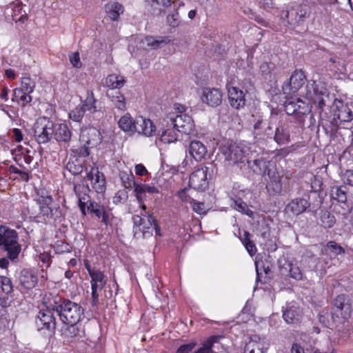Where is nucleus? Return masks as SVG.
<instances>
[{"label":"nucleus","mask_w":353,"mask_h":353,"mask_svg":"<svg viewBox=\"0 0 353 353\" xmlns=\"http://www.w3.org/2000/svg\"><path fill=\"white\" fill-rule=\"evenodd\" d=\"M43 303L48 308L57 312L60 320L65 324H77L84 314V310L79 304L63 299L57 294H46Z\"/></svg>","instance_id":"nucleus-1"},{"label":"nucleus","mask_w":353,"mask_h":353,"mask_svg":"<svg viewBox=\"0 0 353 353\" xmlns=\"http://www.w3.org/2000/svg\"><path fill=\"white\" fill-rule=\"evenodd\" d=\"M36 201L39 208L36 216L37 219H41L43 222L48 223L61 221L63 217L62 210L59 205L53 203L51 195L39 194Z\"/></svg>","instance_id":"nucleus-2"},{"label":"nucleus","mask_w":353,"mask_h":353,"mask_svg":"<svg viewBox=\"0 0 353 353\" xmlns=\"http://www.w3.org/2000/svg\"><path fill=\"white\" fill-rule=\"evenodd\" d=\"M18 235L14 230L10 229L6 226L0 227V245L8 252V257L11 260L17 258L21 246L17 242Z\"/></svg>","instance_id":"nucleus-3"},{"label":"nucleus","mask_w":353,"mask_h":353,"mask_svg":"<svg viewBox=\"0 0 353 353\" xmlns=\"http://www.w3.org/2000/svg\"><path fill=\"white\" fill-rule=\"evenodd\" d=\"M156 220L148 212L133 216L134 232L137 238H148L152 236L153 225Z\"/></svg>","instance_id":"nucleus-4"},{"label":"nucleus","mask_w":353,"mask_h":353,"mask_svg":"<svg viewBox=\"0 0 353 353\" xmlns=\"http://www.w3.org/2000/svg\"><path fill=\"white\" fill-rule=\"evenodd\" d=\"M164 123L172 126L177 132L189 134L193 132L194 124L192 118L186 114L175 115L171 113L167 115L162 121V125Z\"/></svg>","instance_id":"nucleus-5"},{"label":"nucleus","mask_w":353,"mask_h":353,"mask_svg":"<svg viewBox=\"0 0 353 353\" xmlns=\"http://www.w3.org/2000/svg\"><path fill=\"white\" fill-rule=\"evenodd\" d=\"M54 123L46 117L39 118L34 125V136L39 144L48 143L53 137Z\"/></svg>","instance_id":"nucleus-6"},{"label":"nucleus","mask_w":353,"mask_h":353,"mask_svg":"<svg viewBox=\"0 0 353 353\" xmlns=\"http://www.w3.org/2000/svg\"><path fill=\"white\" fill-rule=\"evenodd\" d=\"M248 148L242 144H233L222 150L225 161L230 164L242 163L248 154Z\"/></svg>","instance_id":"nucleus-7"},{"label":"nucleus","mask_w":353,"mask_h":353,"mask_svg":"<svg viewBox=\"0 0 353 353\" xmlns=\"http://www.w3.org/2000/svg\"><path fill=\"white\" fill-rule=\"evenodd\" d=\"M36 86L34 79L30 77H23L21 79V87L14 90V97L18 98L24 106L32 100L30 94Z\"/></svg>","instance_id":"nucleus-8"},{"label":"nucleus","mask_w":353,"mask_h":353,"mask_svg":"<svg viewBox=\"0 0 353 353\" xmlns=\"http://www.w3.org/2000/svg\"><path fill=\"white\" fill-rule=\"evenodd\" d=\"M88 212L94 215L98 219L105 225H112L114 218L112 213L104 205L97 203L94 201H90L88 205Z\"/></svg>","instance_id":"nucleus-9"},{"label":"nucleus","mask_w":353,"mask_h":353,"mask_svg":"<svg viewBox=\"0 0 353 353\" xmlns=\"http://www.w3.org/2000/svg\"><path fill=\"white\" fill-rule=\"evenodd\" d=\"M310 14V8L307 5H298L288 10L286 17L289 23L296 27L302 24L309 17Z\"/></svg>","instance_id":"nucleus-10"},{"label":"nucleus","mask_w":353,"mask_h":353,"mask_svg":"<svg viewBox=\"0 0 353 353\" xmlns=\"http://www.w3.org/2000/svg\"><path fill=\"white\" fill-rule=\"evenodd\" d=\"M208 170L209 168L205 166L194 171L190 176V187L199 191L205 190L208 186L207 177Z\"/></svg>","instance_id":"nucleus-11"},{"label":"nucleus","mask_w":353,"mask_h":353,"mask_svg":"<svg viewBox=\"0 0 353 353\" xmlns=\"http://www.w3.org/2000/svg\"><path fill=\"white\" fill-rule=\"evenodd\" d=\"M305 76L302 70H296L293 72L289 81L282 87L283 92L286 95L296 93L305 83Z\"/></svg>","instance_id":"nucleus-12"},{"label":"nucleus","mask_w":353,"mask_h":353,"mask_svg":"<svg viewBox=\"0 0 353 353\" xmlns=\"http://www.w3.org/2000/svg\"><path fill=\"white\" fill-rule=\"evenodd\" d=\"M46 307V310L39 312L36 318V325L38 330H47L53 332L56 327L55 318L52 312L53 310Z\"/></svg>","instance_id":"nucleus-13"},{"label":"nucleus","mask_w":353,"mask_h":353,"mask_svg":"<svg viewBox=\"0 0 353 353\" xmlns=\"http://www.w3.org/2000/svg\"><path fill=\"white\" fill-rule=\"evenodd\" d=\"M248 167L256 174L263 176L270 174V172L275 168L274 163L260 157L254 159H248Z\"/></svg>","instance_id":"nucleus-14"},{"label":"nucleus","mask_w":353,"mask_h":353,"mask_svg":"<svg viewBox=\"0 0 353 353\" xmlns=\"http://www.w3.org/2000/svg\"><path fill=\"white\" fill-rule=\"evenodd\" d=\"M334 310L337 316L345 320L351 316L352 311L350 299L345 294H340L334 300Z\"/></svg>","instance_id":"nucleus-15"},{"label":"nucleus","mask_w":353,"mask_h":353,"mask_svg":"<svg viewBox=\"0 0 353 353\" xmlns=\"http://www.w3.org/2000/svg\"><path fill=\"white\" fill-rule=\"evenodd\" d=\"M53 138L59 145L68 147L72 139V134L66 123H57L54 125Z\"/></svg>","instance_id":"nucleus-16"},{"label":"nucleus","mask_w":353,"mask_h":353,"mask_svg":"<svg viewBox=\"0 0 353 353\" xmlns=\"http://www.w3.org/2000/svg\"><path fill=\"white\" fill-rule=\"evenodd\" d=\"M134 129V132L148 137L154 136L157 132L156 125L152 121L143 117L135 118Z\"/></svg>","instance_id":"nucleus-17"},{"label":"nucleus","mask_w":353,"mask_h":353,"mask_svg":"<svg viewBox=\"0 0 353 353\" xmlns=\"http://www.w3.org/2000/svg\"><path fill=\"white\" fill-rule=\"evenodd\" d=\"M87 177L91 181L92 187L97 193L105 192V179L103 172H99L97 168H92L87 174Z\"/></svg>","instance_id":"nucleus-18"},{"label":"nucleus","mask_w":353,"mask_h":353,"mask_svg":"<svg viewBox=\"0 0 353 353\" xmlns=\"http://www.w3.org/2000/svg\"><path fill=\"white\" fill-rule=\"evenodd\" d=\"M352 119V111L347 105L340 103L339 105L336 106V110L334 112L333 119L328 121V125L330 128L332 125H336V121L339 120L340 122H347Z\"/></svg>","instance_id":"nucleus-19"},{"label":"nucleus","mask_w":353,"mask_h":353,"mask_svg":"<svg viewBox=\"0 0 353 353\" xmlns=\"http://www.w3.org/2000/svg\"><path fill=\"white\" fill-rule=\"evenodd\" d=\"M309 200L304 198H296L292 199L285 207L286 213H291L293 215H299L303 213L309 207Z\"/></svg>","instance_id":"nucleus-20"},{"label":"nucleus","mask_w":353,"mask_h":353,"mask_svg":"<svg viewBox=\"0 0 353 353\" xmlns=\"http://www.w3.org/2000/svg\"><path fill=\"white\" fill-rule=\"evenodd\" d=\"M201 100L208 105L217 106L221 103L222 93L217 88H205L203 90Z\"/></svg>","instance_id":"nucleus-21"},{"label":"nucleus","mask_w":353,"mask_h":353,"mask_svg":"<svg viewBox=\"0 0 353 353\" xmlns=\"http://www.w3.org/2000/svg\"><path fill=\"white\" fill-rule=\"evenodd\" d=\"M265 348L264 339L257 334H253L245 342L244 353H263Z\"/></svg>","instance_id":"nucleus-22"},{"label":"nucleus","mask_w":353,"mask_h":353,"mask_svg":"<svg viewBox=\"0 0 353 353\" xmlns=\"http://www.w3.org/2000/svg\"><path fill=\"white\" fill-rule=\"evenodd\" d=\"M228 99L230 105L236 110H239L245 105V94L236 87H231L228 89Z\"/></svg>","instance_id":"nucleus-23"},{"label":"nucleus","mask_w":353,"mask_h":353,"mask_svg":"<svg viewBox=\"0 0 353 353\" xmlns=\"http://www.w3.org/2000/svg\"><path fill=\"white\" fill-rule=\"evenodd\" d=\"M163 128L158 131L160 141L163 143H171L177 140L176 130L170 126V123H164Z\"/></svg>","instance_id":"nucleus-24"},{"label":"nucleus","mask_w":353,"mask_h":353,"mask_svg":"<svg viewBox=\"0 0 353 353\" xmlns=\"http://www.w3.org/2000/svg\"><path fill=\"white\" fill-rule=\"evenodd\" d=\"M171 39L169 37H159L154 38L152 36H147L141 40L143 48H150V49H158L163 46L170 43Z\"/></svg>","instance_id":"nucleus-25"},{"label":"nucleus","mask_w":353,"mask_h":353,"mask_svg":"<svg viewBox=\"0 0 353 353\" xmlns=\"http://www.w3.org/2000/svg\"><path fill=\"white\" fill-rule=\"evenodd\" d=\"M189 154L196 161L204 159L207 154V148L200 141H192L189 145Z\"/></svg>","instance_id":"nucleus-26"},{"label":"nucleus","mask_w":353,"mask_h":353,"mask_svg":"<svg viewBox=\"0 0 353 353\" xmlns=\"http://www.w3.org/2000/svg\"><path fill=\"white\" fill-rule=\"evenodd\" d=\"M267 176L270 179V181L267 185L268 190L272 191L274 194H280L283 190L281 177L275 168Z\"/></svg>","instance_id":"nucleus-27"},{"label":"nucleus","mask_w":353,"mask_h":353,"mask_svg":"<svg viewBox=\"0 0 353 353\" xmlns=\"http://www.w3.org/2000/svg\"><path fill=\"white\" fill-rule=\"evenodd\" d=\"M19 281L25 288L31 289L37 285L38 277L32 270L24 269L21 272Z\"/></svg>","instance_id":"nucleus-28"},{"label":"nucleus","mask_w":353,"mask_h":353,"mask_svg":"<svg viewBox=\"0 0 353 353\" xmlns=\"http://www.w3.org/2000/svg\"><path fill=\"white\" fill-rule=\"evenodd\" d=\"M301 316V310L294 305L288 307L283 313V319L287 323H297L300 321Z\"/></svg>","instance_id":"nucleus-29"},{"label":"nucleus","mask_w":353,"mask_h":353,"mask_svg":"<svg viewBox=\"0 0 353 353\" xmlns=\"http://www.w3.org/2000/svg\"><path fill=\"white\" fill-rule=\"evenodd\" d=\"M100 132L99 131L95 128H85V130L81 131V137L84 139L85 137L87 138L85 141L88 145H94L97 144L98 142H100L101 137H100Z\"/></svg>","instance_id":"nucleus-30"},{"label":"nucleus","mask_w":353,"mask_h":353,"mask_svg":"<svg viewBox=\"0 0 353 353\" xmlns=\"http://www.w3.org/2000/svg\"><path fill=\"white\" fill-rule=\"evenodd\" d=\"M23 3L17 0L16 1L10 4L13 12L12 14V20L15 21L24 22L28 19V15L25 11L22 10Z\"/></svg>","instance_id":"nucleus-31"},{"label":"nucleus","mask_w":353,"mask_h":353,"mask_svg":"<svg viewBox=\"0 0 353 353\" xmlns=\"http://www.w3.org/2000/svg\"><path fill=\"white\" fill-rule=\"evenodd\" d=\"M150 3L155 15L161 14L165 12V10L169 8L172 3L173 0H150Z\"/></svg>","instance_id":"nucleus-32"},{"label":"nucleus","mask_w":353,"mask_h":353,"mask_svg":"<svg viewBox=\"0 0 353 353\" xmlns=\"http://www.w3.org/2000/svg\"><path fill=\"white\" fill-rule=\"evenodd\" d=\"M97 100L94 97V93L92 91L87 92V97L83 101L81 107L85 110V112L88 111L91 114H94L98 111H99V108L97 105Z\"/></svg>","instance_id":"nucleus-33"},{"label":"nucleus","mask_w":353,"mask_h":353,"mask_svg":"<svg viewBox=\"0 0 353 353\" xmlns=\"http://www.w3.org/2000/svg\"><path fill=\"white\" fill-rule=\"evenodd\" d=\"M274 139L280 145L287 144L290 140V134L284 126L280 125L276 128Z\"/></svg>","instance_id":"nucleus-34"},{"label":"nucleus","mask_w":353,"mask_h":353,"mask_svg":"<svg viewBox=\"0 0 353 353\" xmlns=\"http://www.w3.org/2000/svg\"><path fill=\"white\" fill-rule=\"evenodd\" d=\"M347 192L346 186H334L331 188L330 196L338 202L345 203L347 200Z\"/></svg>","instance_id":"nucleus-35"},{"label":"nucleus","mask_w":353,"mask_h":353,"mask_svg":"<svg viewBox=\"0 0 353 353\" xmlns=\"http://www.w3.org/2000/svg\"><path fill=\"white\" fill-rule=\"evenodd\" d=\"M125 83L123 77L119 74H110L105 79V85L110 89H119Z\"/></svg>","instance_id":"nucleus-36"},{"label":"nucleus","mask_w":353,"mask_h":353,"mask_svg":"<svg viewBox=\"0 0 353 353\" xmlns=\"http://www.w3.org/2000/svg\"><path fill=\"white\" fill-rule=\"evenodd\" d=\"M345 252L344 249L335 241H328L323 250V253L325 254H330L331 256L336 257V256L343 254Z\"/></svg>","instance_id":"nucleus-37"},{"label":"nucleus","mask_w":353,"mask_h":353,"mask_svg":"<svg viewBox=\"0 0 353 353\" xmlns=\"http://www.w3.org/2000/svg\"><path fill=\"white\" fill-rule=\"evenodd\" d=\"M119 128L124 132H134V126L135 119L133 120L129 114H126L121 117L119 121Z\"/></svg>","instance_id":"nucleus-38"},{"label":"nucleus","mask_w":353,"mask_h":353,"mask_svg":"<svg viewBox=\"0 0 353 353\" xmlns=\"http://www.w3.org/2000/svg\"><path fill=\"white\" fill-rule=\"evenodd\" d=\"M106 12L112 21H116L119 15L123 12V8L119 3L114 2L106 6Z\"/></svg>","instance_id":"nucleus-39"},{"label":"nucleus","mask_w":353,"mask_h":353,"mask_svg":"<svg viewBox=\"0 0 353 353\" xmlns=\"http://www.w3.org/2000/svg\"><path fill=\"white\" fill-rule=\"evenodd\" d=\"M83 189L88 190V188L84 187L83 185H76V184L74 185V192L76 196L78 197L79 207L80 209L84 208H88V205L89 204V201H91L89 199V196H87L85 194L83 196H81L80 192H81V190H83Z\"/></svg>","instance_id":"nucleus-40"},{"label":"nucleus","mask_w":353,"mask_h":353,"mask_svg":"<svg viewBox=\"0 0 353 353\" xmlns=\"http://www.w3.org/2000/svg\"><path fill=\"white\" fill-rule=\"evenodd\" d=\"M320 219L321 225L325 228H331L336 223L334 216L327 210L321 212Z\"/></svg>","instance_id":"nucleus-41"},{"label":"nucleus","mask_w":353,"mask_h":353,"mask_svg":"<svg viewBox=\"0 0 353 353\" xmlns=\"http://www.w3.org/2000/svg\"><path fill=\"white\" fill-rule=\"evenodd\" d=\"M86 268L91 277V281L99 283V290H101L105 286V282L104 281L103 273L98 270H94L86 265Z\"/></svg>","instance_id":"nucleus-42"},{"label":"nucleus","mask_w":353,"mask_h":353,"mask_svg":"<svg viewBox=\"0 0 353 353\" xmlns=\"http://www.w3.org/2000/svg\"><path fill=\"white\" fill-rule=\"evenodd\" d=\"M219 337L212 336L204 341L201 346L194 353H215L212 350V347L215 343L218 341Z\"/></svg>","instance_id":"nucleus-43"},{"label":"nucleus","mask_w":353,"mask_h":353,"mask_svg":"<svg viewBox=\"0 0 353 353\" xmlns=\"http://www.w3.org/2000/svg\"><path fill=\"white\" fill-rule=\"evenodd\" d=\"M119 177L125 188L131 189L135 185L134 176L131 171H121Z\"/></svg>","instance_id":"nucleus-44"},{"label":"nucleus","mask_w":353,"mask_h":353,"mask_svg":"<svg viewBox=\"0 0 353 353\" xmlns=\"http://www.w3.org/2000/svg\"><path fill=\"white\" fill-rule=\"evenodd\" d=\"M232 207L234 210L248 215L249 217H253L254 216V212L248 208L247 203L241 199L234 200Z\"/></svg>","instance_id":"nucleus-45"},{"label":"nucleus","mask_w":353,"mask_h":353,"mask_svg":"<svg viewBox=\"0 0 353 353\" xmlns=\"http://www.w3.org/2000/svg\"><path fill=\"white\" fill-rule=\"evenodd\" d=\"M111 101L114 108L118 110L123 111L126 109L125 97L119 92H115L111 95Z\"/></svg>","instance_id":"nucleus-46"},{"label":"nucleus","mask_w":353,"mask_h":353,"mask_svg":"<svg viewBox=\"0 0 353 353\" xmlns=\"http://www.w3.org/2000/svg\"><path fill=\"white\" fill-rule=\"evenodd\" d=\"M325 97L328 98L327 95H322L319 98L316 99V101H314L315 103H317V108L319 110L320 114V124L323 126V128L327 131L330 127L328 125V121L323 119L322 115V111L323 108L325 106Z\"/></svg>","instance_id":"nucleus-47"},{"label":"nucleus","mask_w":353,"mask_h":353,"mask_svg":"<svg viewBox=\"0 0 353 353\" xmlns=\"http://www.w3.org/2000/svg\"><path fill=\"white\" fill-rule=\"evenodd\" d=\"M65 168L73 175H78L83 170V168L78 159H70L65 165Z\"/></svg>","instance_id":"nucleus-48"},{"label":"nucleus","mask_w":353,"mask_h":353,"mask_svg":"<svg viewBox=\"0 0 353 353\" xmlns=\"http://www.w3.org/2000/svg\"><path fill=\"white\" fill-rule=\"evenodd\" d=\"M54 250L55 253L62 254L64 253L70 252L72 250V247L68 243L63 242L62 241H58L54 246Z\"/></svg>","instance_id":"nucleus-49"},{"label":"nucleus","mask_w":353,"mask_h":353,"mask_svg":"<svg viewBox=\"0 0 353 353\" xmlns=\"http://www.w3.org/2000/svg\"><path fill=\"white\" fill-rule=\"evenodd\" d=\"M85 112L83 109L81 105H79L76 107L74 110L70 111V112L69 113V117L74 121L80 122L82 120L85 114Z\"/></svg>","instance_id":"nucleus-50"},{"label":"nucleus","mask_w":353,"mask_h":353,"mask_svg":"<svg viewBox=\"0 0 353 353\" xmlns=\"http://www.w3.org/2000/svg\"><path fill=\"white\" fill-rule=\"evenodd\" d=\"M250 234L248 232H245L243 243L249 254L253 256L256 252V248L254 243L249 238Z\"/></svg>","instance_id":"nucleus-51"},{"label":"nucleus","mask_w":353,"mask_h":353,"mask_svg":"<svg viewBox=\"0 0 353 353\" xmlns=\"http://www.w3.org/2000/svg\"><path fill=\"white\" fill-rule=\"evenodd\" d=\"M128 193L125 190H119L113 197V203L116 205L124 203L127 201Z\"/></svg>","instance_id":"nucleus-52"},{"label":"nucleus","mask_w":353,"mask_h":353,"mask_svg":"<svg viewBox=\"0 0 353 353\" xmlns=\"http://www.w3.org/2000/svg\"><path fill=\"white\" fill-rule=\"evenodd\" d=\"M167 23L172 28L178 27L180 24V18L177 10L167 17Z\"/></svg>","instance_id":"nucleus-53"},{"label":"nucleus","mask_w":353,"mask_h":353,"mask_svg":"<svg viewBox=\"0 0 353 353\" xmlns=\"http://www.w3.org/2000/svg\"><path fill=\"white\" fill-rule=\"evenodd\" d=\"M288 268H289V272L290 276L297 281L301 280L303 274L299 267L293 265L290 263H287Z\"/></svg>","instance_id":"nucleus-54"},{"label":"nucleus","mask_w":353,"mask_h":353,"mask_svg":"<svg viewBox=\"0 0 353 353\" xmlns=\"http://www.w3.org/2000/svg\"><path fill=\"white\" fill-rule=\"evenodd\" d=\"M69 325L65 329L63 334L68 338H74L79 335V330L77 324L69 323Z\"/></svg>","instance_id":"nucleus-55"},{"label":"nucleus","mask_w":353,"mask_h":353,"mask_svg":"<svg viewBox=\"0 0 353 353\" xmlns=\"http://www.w3.org/2000/svg\"><path fill=\"white\" fill-rule=\"evenodd\" d=\"M0 283L2 290L6 294L12 291V285L11 280L6 276H0Z\"/></svg>","instance_id":"nucleus-56"},{"label":"nucleus","mask_w":353,"mask_h":353,"mask_svg":"<svg viewBox=\"0 0 353 353\" xmlns=\"http://www.w3.org/2000/svg\"><path fill=\"white\" fill-rule=\"evenodd\" d=\"M145 184H139L135 182V185L132 186L134 188V192L136 194V197L139 203H142V196L144 193H145Z\"/></svg>","instance_id":"nucleus-57"},{"label":"nucleus","mask_w":353,"mask_h":353,"mask_svg":"<svg viewBox=\"0 0 353 353\" xmlns=\"http://www.w3.org/2000/svg\"><path fill=\"white\" fill-rule=\"evenodd\" d=\"M296 105L295 99H288L285 102V110L289 115H292L296 113Z\"/></svg>","instance_id":"nucleus-58"},{"label":"nucleus","mask_w":353,"mask_h":353,"mask_svg":"<svg viewBox=\"0 0 353 353\" xmlns=\"http://www.w3.org/2000/svg\"><path fill=\"white\" fill-rule=\"evenodd\" d=\"M8 170L10 173H14L19 174L22 181L26 182L29 181V174L27 172L21 170L14 165H10L8 168Z\"/></svg>","instance_id":"nucleus-59"},{"label":"nucleus","mask_w":353,"mask_h":353,"mask_svg":"<svg viewBox=\"0 0 353 353\" xmlns=\"http://www.w3.org/2000/svg\"><path fill=\"white\" fill-rule=\"evenodd\" d=\"M295 102L296 103V113L298 114H305L307 112H309V108L307 105L304 103L302 100L299 99H296Z\"/></svg>","instance_id":"nucleus-60"},{"label":"nucleus","mask_w":353,"mask_h":353,"mask_svg":"<svg viewBox=\"0 0 353 353\" xmlns=\"http://www.w3.org/2000/svg\"><path fill=\"white\" fill-rule=\"evenodd\" d=\"M192 209L199 214H203L206 212V206L203 202H197L192 199L191 201Z\"/></svg>","instance_id":"nucleus-61"},{"label":"nucleus","mask_w":353,"mask_h":353,"mask_svg":"<svg viewBox=\"0 0 353 353\" xmlns=\"http://www.w3.org/2000/svg\"><path fill=\"white\" fill-rule=\"evenodd\" d=\"M274 68V63L263 62L260 65V71L263 75H270Z\"/></svg>","instance_id":"nucleus-62"},{"label":"nucleus","mask_w":353,"mask_h":353,"mask_svg":"<svg viewBox=\"0 0 353 353\" xmlns=\"http://www.w3.org/2000/svg\"><path fill=\"white\" fill-rule=\"evenodd\" d=\"M316 81H309L307 83L306 87H305V89H306L305 95L307 99H314V89H316Z\"/></svg>","instance_id":"nucleus-63"},{"label":"nucleus","mask_w":353,"mask_h":353,"mask_svg":"<svg viewBox=\"0 0 353 353\" xmlns=\"http://www.w3.org/2000/svg\"><path fill=\"white\" fill-rule=\"evenodd\" d=\"M196 346V343L191 342L190 343L181 345L176 350V353H190Z\"/></svg>","instance_id":"nucleus-64"}]
</instances>
